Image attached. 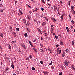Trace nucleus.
<instances>
[{"label": "nucleus", "mask_w": 75, "mask_h": 75, "mask_svg": "<svg viewBox=\"0 0 75 75\" xmlns=\"http://www.w3.org/2000/svg\"><path fill=\"white\" fill-rule=\"evenodd\" d=\"M51 69H54V66H52L51 67Z\"/></svg>", "instance_id": "nucleus-34"}, {"label": "nucleus", "mask_w": 75, "mask_h": 75, "mask_svg": "<svg viewBox=\"0 0 75 75\" xmlns=\"http://www.w3.org/2000/svg\"><path fill=\"white\" fill-rule=\"evenodd\" d=\"M18 11H19L20 15H23V12H22V11H21V10H20V9H19Z\"/></svg>", "instance_id": "nucleus-6"}, {"label": "nucleus", "mask_w": 75, "mask_h": 75, "mask_svg": "<svg viewBox=\"0 0 75 75\" xmlns=\"http://www.w3.org/2000/svg\"><path fill=\"white\" fill-rule=\"evenodd\" d=\"M13 34L14 35V37H16L17 36V35H16V33L15 32H13Z\"/></svg>", "instance_id": "nucleus-11"}, {"label": "nucleus", "mask_w": 75, "mask_h": 75, "mask_svg": "<svg viewBox=\"0 0 75 75\" xmlns=\"http://www.w3.org/2000/svg\"><path fill=\"white\" fill-rule=\"evenodd\" d=\"M35 11H36V12L37 10H38V9H37V8H36V9H35Z\"/></svg>", "instance_id": "nucleus-51"}, {"label": "nucleus", "mask_w": 75, "mask_h": 75, "mask_svg": "<svg viewBox=\"0 0 75 75\" xmlns=\"http://www.w3.org/2000/svg\"><path fill=\"white\" fill-rule=\"evenodd\" d=\"M59 75H62V72H61L60 73H59Z\"/></svg>", "instance_id": "nucleus-32"}, {"label": "nucleus", "mask_w": 75, "mask_h": 75, "mask_svg": "<svg viewBox=\"0 0 75 75\" xmlns=\"http://www.w3.org/2000/svg\"><path fill=\"white\" fill-rule=\"evenodd\" d=\"M56 47H59V45H58V44H57V45H56Z\"/></svg>", "instance_id": "nucleus-42"}, {"label": "nucleus", "mask_w": 75, "mask_h": 75, "mask_svg": "<svg viewBox=\"0 0 75 75\" xmlns=\"http://www.w3.org/2000/svg\"><path fill=\"white\" fill-rule=\"evenodd\" d=\"M71 23H72V24H74V21L73 20L71 21Z\"/></svg>", "instance_id": "nucleus-44"}, {"label": "nucleus", "mask_w": 75, "mask_h": 75, "mask_svg": "<svg viewBox=\"0 0 75 75\" xmlns=\"http://www.w3.org/2000/svg\"><path fill=\"white\" fill-rule=\"evenodd\" d=\"M74 28V27H73V26H71V29H72V28Z\"/></svg>", "instance_id": "nucleus-56"}, {"label": "nucleus", "mask_w": 75, "mask_h": 75, "mask_svg": "<svg viewBox=\"0 0 75 75\" xmlns=\"http://www.w3.org/2000/svg\"><path fill=\"white\" fill-rule=\"evenodd\" d=\"M52 62L51 61V63L50 64H49V65H52Z\"/></svg>", "instance_id": "nucleus-28"}, {"label": "nucleus", "mask_w": 75, "mask_h": 75, "mask_svg": "<svg viewBox=\"0 0 75 75\" xmlns=\"http://www.w3.org/2000/svg\"><path fill=\"white\" fill-rule=\"evenodd\" d=\"M28 20H29L30 21H31V18H30V17H29L28 16Z\"/></svg>", "instance_id": "nucleus-24"}, {"label": "nucleus", "mask_w": 75, "mask_h": 75, "mask_svg": "<svg viewBox=\"0 0 75 75\" xmlns=\"http://www.w3.org/2000/svg\"><path fill=\"white\" fill-rule=\"evenodd\" d=\"M71 43L72 45H75V43H74V40H73Z\"/></svg>", "instance_id": "nucleus-15"}, {"label": "nucleus", "mask_w": 75, "mask_h": 75, "mask_svg": "<svg viewBox=\"0 0 75 75\" xmlns=\"http://www.w3.org/2000/svg\"><path fill=\"white\" fill-rule=\"evenodd\" d=\"M21 46H22V47H23V46L24 45H23V44H21Z\"/></svg>", "instance_id": "nucleus-58"}, {"label": "nucleus", "mask_w": 75, "mask_h": 75, "mask_svg": "<svg viewBox=\"0 0 75 75\" xmlns=\"http://www.w3.org/2000/svg\"><path fill=\"white\" fill-rule=\"evenodd\" d=\"M40 50L41 52H44V50H43V49H42L41 48H40Z\"/></svg>", "instance_id": "nucleus-27"}, {"label": "nucleus", "mask_w": 75, "mask_h": 75, "mask_svg": "<svg viewBox=\"0 0 75 75\" xmlns=\"http://www.w3.org/2000/svg\"><path fill=\"white\" fill-rule=\"evenodd\" d=\"M60 4H62V1H60Z\"/></svg>", "instance_id": "nucleus-57"}, {"label": "nucleus", "mask_w": 75, "mask_h": 75, "mask_svg": "<svg viewBox=\"0 0 75 75\" xmlns=\"http://www.w3.org/2000/svg\"><path fill=\"white\" fill-rule=\"evenodd\" d=\"M41 10L42 11H44V9L43 8H41Z\"/></svg>", "instance_id": "nucleus-52"}, {"label": "nucleus", "mask_w": 75, "mask_h": 75, "mask_svg": "<svg viewBox=\"0 0 75 75\" xmlns=\"http://www.w3.org/2000/svg\"><path fill=\"white\" fill-rule=\"evenodd\" d=\"M32 70H35V69L34 67H33L32 68Z\"/></svg>", "instance_id": "nucleus-31"}, {"label": "nucleus", "mask_w": 75, "mask_h": 75, "mask_svg": "<svg viewBox=\"0 0 75 75\" xmlns=\"http://www.w3.org/2000/svg\"><path fill=\"white\" fill-rule=\"evenodd\" d=\"M29 13L30 14H31V13H32V12L31 11H29Z\"/></svg>", "instance_id": "nucleus-64"}, {"label": "nucleus", "mask_w": 75, "mask_h": 75, "mask_svg": "<svg viewBox=\"0 0 75 75\" xmlns=\"http://www.w3.org/2000/svg\"><path fill=\"white\" fill-rule=\"evenodd\" d=\"M29 57H30V58H33V57L31 56V55H30L29 56Z\"/></svg>", "instance_id": "nucleus-25"}, {"label": "nucleus", "mask_w": 75, "mask_h": 75, "mask_svg": "<svg viewBox=\"0 0 75 75\" xmlns=\"http://www.w3.org/2000/svg\"><path fill=\"white\" fill-rule=\"evenodd\" d=\"M42 2V3H44L45 4V1H44V0H41Z\"/></svg>", "instance_id": "nucleus-37"}, {"label": "nucleus", "mask_w": 75, "mask_h": 75, "mask_svg": "<svg viewBox=\"0 0 75 75\" xmlns=\"http://www.w3.org/2000/svg\"><path fill=\"white\" fill-rule=\"evenodd\" d=\"M57 11H58V13L59 15H60V14H59V11H58V10H57Z\"/></svg>", "instance_id": "nucleus-43"}, {"label": "nucleus", "mask_w": 75, "mask_h": 75, "mask_svg": "<svg viewBox=\"0 0 75 75\" xmlns=\"http://www.w3.org/2000/svg\"><path fill=\"white\" fill-rule=\"evenodd\" d=\"M17 1H15V4H16V3H17Z\"/></svg>", "instance_id": "nucleus-54"}, {"label": "nucleus", "mask_w": 75, "mask_h": 75, "mask_svg": "<svg viewBox=\"0 0 75 75\" xmlns=\"http://www.w3.org/2000/svg\"><path fill=\"white\" fill-rule=\"evenodd\" d=\"M63 54H62V56L63 57H64L65 56V52L64 51H63Z\"/></svg>", "instance_id": "nucleus-3"}, {"label": "nucleus", "mask_w": 75, "mask_h": 75, "mask_svg": "<svg viewBox=\"0 0 75 75\" xmlns=\"http://www.w3.org/2000/svg\"><path fill=\"white\" fill-rule=\"evenodd\" d=\"M26 6H27V7H28L29 8H31V6H30L28 4H27L26 5Z\"/></svg>", "instance_id": "nucleus-21"}, {"label": "nucleus", "mask_w": 75, "mask_h": 75, "mask_svg": "<svg viewBox=\"0 0 75 75\" xmlns=\"http://www.w3.org/2000/svg\"><path fill=\"white\" fill-rule=\"evenodd\" d=\"M9 49H10L11 48V47L10 45H9Z\"/></svg>", "instance_id": "nucleus-53"}, {"label": "nucleus", "mask_w": 75, "mask_h": 75, "mask_svg": "<svg viewBox=\"0 0 75 75\" xmlns=\"http://www.w3.org/2000/svg\"><path fill=\"white\" fill-rule=\"evenodd\" d=\"M40 46H41V48L44 47V46H43V45L40 44Z\"/></svg>", "instance_id": "nucleus-41"}, {"label": "nucleus", "mask_w": 75, "mask_h": 75, "mask_svg": "<svg viewBox=\"0 0 75 75\" xmlns=\"http://www.w3.org/2000/svg\"><path fill=\"white\" fill-rule=\"evenodd\" d=\"M50 8H51V9L52 10L53 9V7H52V6H51Z\"/></svg>", "instance_id": "nucleus-55"}, {"label": "nucleus", "mask_w": 75, "mask_h": 75, "mask_svg": "<svg viewBox=\"0 0 75 75\" xmlns=\"http://www.w3.org/2000/svg\"><path fill=\"white\" fill-rule=\"evenodd\" d=\"M3 6V5L2 4H0V7Z\"/></svg>", "instance_id": "nucleus-59"}, {"label": "nucleus", "mask_w": 75, "mask_h": 75, "mask_svg": "<svg viewBox=\"0 0 75 75\" xmlns=\"http://www.w3.org/2000/svg\"><path fill=\"white\" fill-rule=\"evenodd\" d=\"M16 31H19V28H16Z\"/></svg>", "instance_id": "nucleus-30"}, {"label": "nucleus", "mask_w": 75, "mask_h": 75, "mask_svg": "<svg viewBox=\"0 0 75 75\" xmlns=\"http://www.w3.org/2000/svg\"><path fill=\"white\" fill-rule=\"evenodd\" d=\"M39 16H40V15L38 13H37L36 14V17H37V18L39 17Z\"/></svg>", "instance_id": "nucleus-9"}, {"label": "nucleus", "mask_w": 75, "mask_h": 75, "mask_svg": "<svg viewBox=\"0 0 75 75\" xmlns=\"http://www.w3.org/2000/svg\"><path fill=\"white\" fill-rule=\"evenodd\" d=\"M37 29H38V31H41V30H40V29H39V28H38Z\"/></svg>", "instance_id": "nucleus-60"}, {"label": "nucleus", "mask_w": 75, "mask_h": 75, "mask_svg": "<svg viewBox=\"0 0 75 75\" xmlns=\"http://www.w3.org/2000/svg\"><path fill=\"white\" fill-rule=\"evenodd\" d=\"M23 21L25 24V23H26V21H25V19H24Z\"/></svg>", "instance_id": "nucleus-33"}, {"label": "nucleus", "mask_w": 75, "mask_h": 75, "mask_svg": "<svg viewBox=\"0 0 75 75\" xmlns=\"http://www.w3.org/2000/svg\"><path fill=\"white\" fill-rule=\"evenodd\" d=\"M47 33H45V37H47Z\"/></svg>", "instance_id": "nucleus-35"}, {"label": "nucleus", "mask_w": 75, "mask_h": 75, "mask_svg": "<svg viewBox=\"0 0 75 75\" xmlns=\"http://www.w3.org/2000/svg\"><path fill=\"white\" fill-rule=\"evenodd\" d=\"M52 20H53V21H54L55 22L56 21V19H55V18H52Z\"/></svg>", "instance_id": "nucleus-12"}, {"label": "nucleus", "mask_w": 75, "mask_h": 75, "mask_svg": "<svg viewBox=\"0 0 75 75\" xmlns=\"http://www.w3.org/2000/svg\"><path fill=\"white\" fill-rule=\"evenodd\" d=\"M54 11H55V10L57 8V7H56V6L55 5H54Z\"/></svg>", "instance_id": "nucleus-10"}, {"label": "nucleus", "mask_w": 75, "mask_h": 75, "mask_svg": "<svg viewBox=\"0 0 75 75\" xmlns=\"http://www.w3.org/2000/svg\"><path fill=\"white\" fill-rule=\"evenodd\" d=\"M64 63H65V65H66V66H68L69 64V61H68L66 60L64 62Z\"/></svg>", "instance_id": "nucleus-1"}, {"label": "nucleus", "mask_w": 75, "mask_h": 75, "mask_svg": "<svg viewBox=\"0 0 75 75\" xmlns=\"http://www.w3.org/2000/svg\"><path fill=\"white\" fill-rule=\"evenodd\" d=\"M47 4L48 5H49V6H51V5L50 4H49V3H47Z\"/></svg>", "instance_id": "nucleus-49"}, {"label": "nucleus", "mask_w": 75, "mask_h": 75, "mask_svg": "<svg viewBox=\"0 0 75 75\" xmlns=\"http://www.w3.org/2000/svg\"><path fill=\"white\" fill-rule=\"evenodd\" d=\"M40 62L41 64H44V62L42 61H40Z\"/></svg>", "instance_id": "nucleus-26"}, {"label": "nucleus", "mask_w": 75, "mask_h": 75, "mask_svg": "<svg viewBox=\"0 0 75 75\" xmlns=\"http://www.w3.org/2000/svg\"><path fill=\"white\" fill-rule=\"evenodd\" d=\"M53 27H54V25H52L51 27V29H52V28Z\"/></svg>", "instance_id": "nucleus-50"}, {"label": "nucleus", "mask_w": 75, "mask_h": 75, "mask_svg": "<svg viewBox=\"0 0 75 75\" xmlns=\"http://www.w3.org/2000/svg\"><path fill=\"white\" fill-rule=\"evenodd\" d=\"M66 29L67 32H69V28L67 27H66Z\"/></svg>", "instance_id": "nucleus-14"}, {"label": "nucleus", "mask_w": 75, "mask_h": 75, "mask_svg": "<svg viewBox=\"0 0 75 75\" xmlns=\"http://www.w3.org/2000/svg\"><path fill=\"white\" fill-rule=\"evenodd\" d=\"M71 68H73V69L74 71H75V68L74 67V66H71Z\"/></svg>", "instance_id": "nucleus-20"}, {"label": "nucleus", "mask_w": 75, "mask_h": 75, "mask_svg": "<svg viewBox=\"0 0 75 75\" xmlns=\"http://www.w3.org/2000/svg\"><path fill=\"white\" fill-rule=\"evenodd\" d=\"M33 49L34 50V51H35V52H36V51H37V49H35V48H33Z\"/></svg>", "instance_id": "nucleus-39"}, {"label": "nucleus", "mask_w": 75, "mask_h": 75, "mask_svg": "<svg viewBox=\"0 0 75 75\" xmlns=\"http://www.w3.org/2000/svg\"><path fill=\"white\" fill-rule=\"evenodd\" d=\"M61 20H63V16H62V15H61Z\"/></svg>", "instance_id": "nucleus-29"}, {"label": "nucleus", "mask_w": 75, "mask_h": 75, "mask_svg": "<svg viewBox=\"0 0 75 75\" xmlns=\"http://www.w3.org/2000/svg\"><path fill=\"white\" fill-rule=\"evenodd\" d=\"M8 69H9V68H8V67H7L6 69V71H8Z\"/></svg>", "instance_id": "nucleus-45"}, {"label": "nucleus", "mask_w": 75, "mask_h": 75, "mask_svg": "<svg viewBox=\"0 0 75 75\" xmlns=\"http://www.w3.org/2000/svg\"><path fill=\"white\" fill-rule=\"evenodd\" d=\"M29 44H30V45H31V42L30 41H29Z\"/></svg>", "instance_id": "nucleus-61"}, {"label": "nucleus", "mask_w": 75, "mask_h": 75, "mask_svg": "<svg viewBox=\"0 0 75 75\" xmlns=\"http://www.w3.org/2000/svg\"><path fill=\"white\" fill-rule=\"evenodd\" d=\"M33 21H35V22L36 23H37V24H38V22H37V21L36 20L34 19H33Z\"/></svg>", "instance_id": "nucleus-17"}, {"label": "nucleus", "mask_w": 75, "mask_h": 75, "mask_svg": "<svg viewBox=\"0 0 75 75\" xmlns=\"http://www.w3.org/2000/svg\"><path fill=\"white\" fill-rule=\"evenodd\" d=\"M55 38H56V40H57V39H58V36H57V35H55Z\"/></svg>", "instance_id": "nucleus-36"}, {"label": "nucleus", "mask_w": 75, "mask_h": 75, "mask_svg": "<svg viewBox=\"0 0 75 75\" xmlns=\"http://www.w3.org/2000/svg\"><path fill=\"white\" fill-rule=\"evenodd\" d=\"M72 12H73V14H75V11H74V10H73V11H72Z\"/></svg>", "instance_id": "nucleus-38"}, {"label": "nucleus", "mask_w": 75, "mask_h": 75, "mask_svg": "<svg viewBox=\"0 0 75 75\" xmlns=\"http://www.w3.org/2000/svg\"><path fill=\"white\" fill-rule=\"evenodd\" d=\"M48 50H49V51H51V49H50V48H48Z\"/></svg>", "instance_id": "nucleus-63"}, {"label": "nucleus", "mask_w": 75, "mask_h": 75, "mask_svg": "<svg viewBox=\"0 0 75 75\" xmlns=\"http://www.w3.org/2000/svg\"><path fill=\"white\" fill-rule=\"evenodd\" d=\"M60 43L61 45H64V44H63V42L62 41V40H61L60 41Z\"/></svg>", "instance_id": "nucleus-7"}, {"label": "nucleus", "mask_w": 75, "mask_h": 75, "mask_svg": "<svg viewBox=\"0 0 75 75\" xmlns=\"http://www.w3.org/2000/svg\"><path fill=\"white\" fill-rule=\"evenodd\" d=\"M65 51H66V52H68L69 51V49H67L65 50Z\"/></svg>", "instance_id": "nucleus-16"}, {"label": "nucleus", "mask_w": 75, "mask_h": 75, "mask_svg": "<svg viewBox=\"0 0 75 75\" xmlns=\"http://www.w3.org/2000/svg\"><path fill=\"white\" fill-rule=\"evenodd\" d=\"M11 65L13 69H14V64H13V62H12V63L11 64Z\"/></svg>", "instance_id": "nucleus-2"}, {"label": "nucleus", "mask_w": 75, "mask_h": 75, "mask_svg": "<svg viewBox=\"0 0 75 75\" xmlns=\"http://www.w3.org/2000/svg\"><path fill=\"white\" fill-rule=\"evenodd\" d=\"M71 8L74 9L75 8V6H71Z\"/></svg>", "instance_id": "nucleus-23"}, {"label": "nucleus", "mask_w": 75, "mask_h": 75, "mask_svg": "<svg viewBox=\"0 0 75 75\" xmlns=\"http://www.w3.org/2000/svg\"><path fill=\"white\" fill-rule=\"evenodd\" d=\"M23 48H24V49H26V46H25V45H23V46H22Z\"/></svg>", "instance_id": "nucleus-18"}, {"label": "nucleus", "mask_w": 75, "mask_h": 75, "mask_svg": "<svg viewBox=\"0 0 75 75\" xmlns=\"http://www.w3.org/2000/svg\"><path fill=\"white\" fill-rule=\"evenodd\" d=\"M0 36L3 38V35L1 33H0Z\"/></svg>", "instance_id": "nucleus-13"}, {"label": "nucleus", "mask_w": 75, "mask_h": 75, "mask_svg": "<svg viewBox=\"0 0 75 75\" xmlns=\"http://www.w3.org/2000/svg\"><path fill=\"white\" fill-rule=\"evenodd\" d=\"M36 40H37V38L35 39L34 40L33 42H35V41H36Z\"/></svg>", "instance_id": "nucleus-48"}, {"label": "nucleus", "mask_w": 75, "mask_h": 75, "mask_svg": "<svg viewBox=\"0 0 75 75\" xmlns=\"http://www.w3.org/2000/svg\"><path fill=\"white\" fill-rule=\"evenodd\" d=\"M26 60H29V58H26Z\"/></svg>", "instance_id": "nucleus-62"}, {"label": "nucleus", "mask_w": 75, "mask_h": 75, "mask_svg": "<svg viewBox=\"0 0 75 75\" xmlns=\"http://www.w3.org/2000/svg\"><path fill=\"white\" fill-rule=\"evenodd\" d=\"M9 28L10 32L12 31V27L11 26V25H10L9 26Z\"/></svg>", "instance_id": "nucleus-5"}, {"label": "nucleus", "mask_w": 75, "mask_h": 75, "mask_svg": "<svg viewBox=\"0 0 75 75\" xmlns=\"http://www.w3.org/2000/svg\"><path fill=\"white\" fill-rule=\"evenodd\" d=\"M54 31H53V30H51V33H53Z\"/></svg>", "instance_id": "nucleus-46"}, {"label": "nucleus", "mask_w": 75, "mask_h": 75, "mask_svg": "<svg viewBox=\"0 0 75 75\" xmlns=\"http://www.w3.org/2000/svg\"><path fill=\"white\" fill-rule=\"evenodd\" d=\"M46 24V22H44L42 23V25L43 27V26H44V25H45Z\"/></svg>", "instance_id": "nucleus-4"}, {"label": "nucleus", "mask_w": 75, "mask_h": 75, "mask_svg": "<svg viewBox=\"0 0 75 75\" xmlns=\"http://www.w3.org/2000/svg\"><path fill=\"white\" fill-rule=\"evenodd\" d=\"M61 16H62V17H63V16H64L65 15H64V13H62V14Z\"/></svg>", "instance_id": "nucleus-40"}, {"label": "nucleus", "mask_w": 75, "mask_h": 75, "mask_svg": "<svg viewBox=\"0 0 75 75\" xmlns=\"http://www.w3.org/2000/svg\"><path fill=\"white\" fill-rule=\"evenodd\" d=\"M57 50L58 51H57V52H58V54H61V50H60L59 49V50Z\"/></svg>", "instance_id": "nucleus-8"}, {"label": "nucleus", "mask_w": 75, "mask_h": 75, "mask_svg": "<svg viewBox=\"0 0 75 75\" xmlns=\"http://www.w3.org/2000/svg\"><path fill=\"white\" fill-rule=\"evenodd\" d=\"M15 42H16V41H12V42H13V43H15Z\"/></svg>", "instance_id": "nucleus-47"}, {"label": "nucleus", "mask_w": 75, "mask_h": 75, "mask_svg": "<svg viewBox=\"0 0 75 75\" xmlns=\"http://www.w3.org/2000/svg\"><path fill=\"white\" fill-rule=\"evenodd\" d=\"M27 33H25L24 34V35L25 37H27Z\"/></svg>", "instance_id": "nucleus-22"}, {"label": "nucleus", "mask_w": 75, "mask_h": 75, "mask_svg": "<svg viewBox=\"0 0 75 75\" xmlns=\"http://www.w3.org/2000/svg\"><path fill=\"white\" fill-rule=\"evenodd\" d=\"M43 73H44V74H47L48 73V72L44 71H43Z\"/></svg>", "instance_id": "nucleus-19"}]
</instances>
